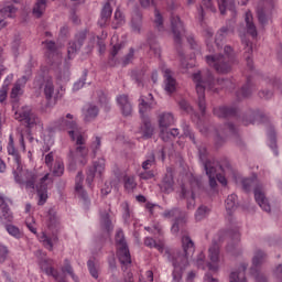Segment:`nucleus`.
<instances>
[{"mask_svg": "<svg viewBox=\"0 0 282 282\" xmlns=\"http://www.w3.org/2000/svg\"><path fill=\"white\" fill-rule=\"evenodd\" d=\"M194 82L196 83V94L198 96V109L204 116L206 113V89H213L215 87V77L210 70L202 73H195L193 75Z\"/></svg>", "mask_w": 282, "mask_h": 282, "instance_id": "obj_1", "label": "nucleus"}, {"mask_svg": "<svg viewBox=\"0 0 282 282\" xmlns=\"http://www.w3.org/2000/svg\"><path fill=\"white\" fill-rule=\"evenodd\" d=\"M242 188L247 192L253 188L254 199L260 208H262V210L265 213H270L272 210L270 207V202H268V197H265V189L263 188V184L259 183L257 176L242 180Z\"/></svg>", "mask_w": 282, "mask_h": 282, "instance_id": "obj_2", "label": "nucleus"}, {"mask_svg": "<svg viewBox=\"0 0 282 282\" xmlns=\"http://www.w3.org/2000/svg\"><path fill=\"white\" fill-rule=\"evenodd\" d=\"M14 181L25 188L34 189L36 186V181L39 180V173L36 171L23 170L21 163L17 166V170L13 171Z\"/></svg>", "mask_w": 282, "mask_h": 282, "instance_id": "obj_3", "label": "nucleus"}, {"mask_svg": "<svg viewBox=\"0 0 282 282\" xmlns=\"http://www.w3.org/2000/svg\"><path fill=\"white\" fill-rule=\"evenodd\" d=\"M163 216L167 219L174 217V224L172 225V232L177 234L182 232L186 235V224H187V214L180 208H173L170 210H165Z\"/></svg>", "mask_w": 282, "mask_h": 282, "instance_id": "obj_4", "label": "nucleus"}, {"mask_svg": "<svg viewBox=\"0 0 282 282\" xmlns=\"http://www.w3.org/2000/svg\"><path fill=\"white\" fill-rule=\"evenodd\" d=\"M207 64H209L217 74H230L232 72V59H228L224 54L207 55L205 57Z\"/></svg>", "mask_w": 282, "mask_h": 282, "instance_id": "obj_5", "label": "nucleus"}, {"mask_svg": "<svg viewBox=\"0 0 282 282\" xmlns=\"http://www.w3.org/2000/svg\"><path fill=\"white\" fill-rule=\"evenodd\" d=\"M171 28L174 36V43L180 56L184 57V52H182V36L186 34V29L184 28V22L177 15H172Z\"/></svg>", "mask_w": 282, "mask_h": 282, "instance_id": "obj_6", "label": "nucleus"}, {"mask_svg": "<svg viewBox=\"0 0 282 282\" xmlns=\"http://www.w3.org/2000/svg\"><path fill=\"white\" fill-rule=\"evenodd\" d=\"M265 261H268V253L261 249H256L252 258L253 267L251 268V274L254 276L257 282H265V274L257 270V268H261Z\"/></svg>", "mask_w": 282, "mask_h": 282, "instance_id": "obj_7", "label": "nucleus"}, {"mask_svg": "<svg viewBox=\"0 0 282 282\" xmlns=\"http://www.w3.org/2000/svg\"><path fill=\"white\" fill-rule=\"evenodd\" d=\"M55 124L56 127H58V129H62L63 131H68V135L69 138H72V140H76L74 135H78L79 127L78 123L74 121V115L67 113L66 118H59L57 121H55Z\"/></svg>", "mask_w": 282, "mask_h": 282, "instance_id": "obj_8", "label": "nucleus"}, {"mask_svg": "<svg viewBox=\"0 0 282 282\" xmlns=\"http://www.w3.org/2000/svg\"><path fill=\"white\" fill-rule=\"evenodd\" d=\"M226 235H228L230 239L226 247V251L229 252V254H236L237 249L239 248V241H241V234H239V230L237 229H231L227 232L220 231L218 241H224V236Z\"/></svg>", "mask_w": 282, "mask_h": 282, "instance_id": "obj_9", "label": "nucleus"}, {"mask_svg": "<svg viewBox=\"0 0 282 282\" xmlns=\"http://www.w3.org/2000/svg\"><path fill=\"white\" fill-rule=\"evenodd\" d=\"M167 254L169 261H171L173 268H180V270H185L188 265V260L192 256H187L184 251L175 250V251H165Z\"/></svg>", "mask_w": 282, "mask_h": 282, "instance_id": "obj_10", "label": "nucleus"}, {"mask_svg": "<svg viewBox=\"0 0 282 282\" xmlns=\"http://www.w3.org/2000/svg\"><path fill=\"white\" fill-rule=\"evenodd\" d=\"M15 120H19L20 122H25L29 129H32V127H34V124L39 122V118L29 106H24L19 112H15Z\"/></svg>", "mask_w": 282, "mask_h": 282, "instance_id": "obj_11", "label": "nucleus"}, {"mask_svg": "<svg viewBox=\"0 0 282 282\" xmlns=\"http://www.w3.org/2000/svg\"><path fill=\"white\" fill-rule=\"evenodd\" d=\"M220 246L217 240L212 241V246L208 249L209 263H207V268L212 272H217L219 270V254H220Z\"/></svg>", "mask_w": 282, "mask_h": 282, "instance_id": "obj_12", "label": "nucleus"}, {"mask_svg": "<svg viewBox=\"0 0 282 282\" xmlns=\"http://www.w3.org/2000/svg\"><path fill=\"white\" fill-rule=\"evenodd\" d=\"M159 120V127L161 129V138L162 140H166V135H169V132L166 129L174 124L175 117H173L172 112H161L158 116Z\"/></svg>", "mask_w": 282, "mask_h": 282, "instance_id": "obj_13", "label": "nucleus"}, {"mask_svg": "<svg viewBox=\"0 0 282 282\" xmlns=\"http://www.w3.org/2000/svg\"><path fill=\"white\" fill-rule=\"evenodd\" d=\"M87 40V31H82L76 35V41L68 44V58H74V54L83 47V43Z\"/></svg>", "mask_w": 282, "mask_h": 282, "instance_id": "obj_14", "label": "nucleus"}, {"mask_svg": "<svg viewBox=\"0 0 282 282\" xmlns=\"http://www.w3.org/2000/svg\"><path fill=\"white\" fill-rule=\"evenodd\" d=\"M117 102H118L121 113H122V116H124V118H129V116H132L133 106L131 105V101L129 100V95H119L117 97Z\"/></svg>", "mask_w": 282, "mask_h": 282, "instance_id": "obj_15", "label": "nucleus"}, {"mask_svg": "<svg viewBox=\"0 0 282 282\" xmlns=\"http://www.w3.org/2000/svg\"><path fill=\"white\" fill-rule=\"evenodd\" d=\"M8 202H10V199L4 198L0 194V208L2 213V217H0V226H3V219L9 223H11L14 219L12 212H10V206H8Z\"/></svg>", "mask_w": 282, "mask_h": 282, "instance_id": "obj_16", "label": "nucleus"}, {"mask_svg": "<svg viewBox=\"0 0 282 282\" xmlns=\"http://www.w3.org/2000/svg\"><path fill=\"white\" fill-rule=\"evenodd\" d=\"M50 180V174H45L40 180V186H37L39 206H43L47 202V182Z\"/></svg>", "mask_w": 282, "mask_h": 282, "instance_id": "obj_17", "label": "nucleus"}, {"mask_svg": "<svg viewBox=\"0 0 282 282\" xmlns=\"http://www.w3.org/2000/svg\"><path fill=\"white\" fill-rule=\"evenodd\" d=\"M17 7L14 4L6 6L0 10V30L2 28H6V19H14V15L17 14Z\"/></svg>", "mask_w": 282, "mask_h": 282, "instance_id": "obj_18", "label": "nucleus"}, {"mask_svg": "<svg viewBox=\"0 0 282 282\" xmlns=\"http://www.w3.org/2000/svg\"><path fill=\"white\" fill-rule=\"evenodd\" d=\"M228 133H237V128L232 123H226L224 129L216 134L215 144L216 147H221L226 142V138L221 135H228Z\"/></svg>", "mask_w": 282, "mask_h": 282, "instance_id": "obj_19", "label": "nucleus"}, {"mask_svg": "<svg viewBox=\"0 0 282 282\" xmlns=\"http://www.w3.org/2000/svg\"><path fill=\"white\" fill-rule=\"evenodd\" d=\"M48 220H47V228L52 230V232L58 234L61 230V221L58 220V215L54 208L48 209Z\"/></svg>", "mask_w": 282, "mask_h": 282, "instance_id": "obj_20", "label": "nucleus"}, {"mask_svg": "<svg viewBox=\"0 0 282 282\" xmlns=\"http://www.w3.org/2000/svg\"><path fill=\"white\" fill-rule=\"evenodd\" d=\"M164 78H165V91L167 94H173L177 88V82L173 78V72L171 69L165 68L163 70Z\"/></svg>", "mask_w": 282, "mask_h": 282, "instance_id": "obj_21", "label": "nucleus"}, {"mask_svg": "<svg viewBox=\"0 0 282 282\" xmlns=\"http://www.w3.org/2000/svg\"><path fill=\"white\" fill-rule=\"evenodd\" d=\"M205 172L206 175L209 177V186L212 188H215V186H217V180L215 178L217 175V167L215 162H205Z\"/></svg>", "mask_w": 282, "mask_h": 282, "instance_id": "obj_22", "label": "nucleus"}, {"mask_svg": "<svg viewBox=\"0 0 282 282\" xmlns=\"http://www.w3.org/2000/svg\"><path fill=\"white\" fill-rule=\"evenodd\" d=\"M217 118H235L237 116V108L232 106H223L214 109Z\"/></svg>", "mask_w": 282, "mask_h": 282, "instance_id": "obj_23", "label": "nucleus"}, {"mask_svg": "<svg viewBox=\"0 0 282 282\" xmlns=\"http://www.w3.org/2000/svg\"><path fill=\"white\" fill-rule=\"evenodd\" d=\"M83 172H78L75 178V193H77L80 199L87 202L89 199V196L87 195V192L83 188Z\"/></svg>", "mask_w": 282, "mask_h": 282, "instance_id": "obj_24", "label": "nucleus"}, {"mask_svg": "<svg viewBox=\"0 0 282 282\" xmlns=\"http://www.w3.org/2000/svg\"><path fill=\"white\" fill-rule=\"evenodd\" d=\"M182 248L184 254L187 257H193L195 254V242L188 235H183L182 237Z\"/></svg>", "mask_w": 282, "mask_h": 282, "instance_id": "obj_25", "label": "nucleus"}, {"mask_svg": "<svg viewBox=\"0 0 282 282\" xmlns=\"http://www.w3.org/2000/svg\"><path fill=\"white\" fill-rule=\"evenodd\" d=\"M242 44L245 45V59L247 63V67H249V69H254V64L252 62V42H250L249 40H247L246 37L242 39Z\"/></svg>", "mask_w": 282, "mask_h": 282, "instance_id": "obj_26", "label": "nucleus"}, {"mask_svg": "<svg viewBox=\"0 0 282 282\" xmlns=\"http://www.w3.org/2000/svg\"><path fill=\"white\" fill-rule=\"evenodd\" d=\"M117 257L121 265H131V252L129 251V246L117 248Z\"/></svg>", "mask_w": 282, "mask_h": 282, "instance_id": "obj_27", "label": "nucleus"}, {"mask_svg": "<svg viewBox=\"0 0 282 282\" xmlns=\"http://www.w3.org/2000/svg\"><path fill=\"white\" fill-rule=\"evenodd\" d=\"M175 185V181L173 180V172L167 171L166 174L163 177L162 184H161V191L163 193H173V186Z\"/></svg>", "mask_w": 282, "mask_h": 282, "instance_id": "obj_28", "label": "nucleus"}, {"mask_svg": "<svg viewBox=\"0 0 282 282\" xmlns=\"http://www.w3.org/2000/svg\"><path fill=\"white\" fill-rule=\"evenodd\" d=\"M153 126L151 124V120L149 118L142 119V126L140 127V133L142 134L143 140H150L153 138Z\"/></svg>", "mask_w": 282, "mask_h": 282, "instance_id": "obj_29", "label": "nucleus"}, {"mask_svg": "<svg viewBox=\"0 0 282 282\" xmlns=\"http://www.w3.org/2000/svg\"><path fill=\"white\" fill-rule=\"evenodd\" d=\"M131 26L134 32H140V30H142V12L138 7L132 11Z\"/></svg>", "mask_w": 282, "mask_h": 282, "instance_id": "obj_30", "label": "nucleus"}, {"mask_svg": "<svg viewBox=\"0 0 282 282\" xmlns=\"http://www.w3.org/2000/svg\"><path fill=\"white\" fill-rule=\"evenodd\" d=\"M47 10V0H35V3L32 9V14L35 19H41Z\"/></svg>", "mask_w": 282, "mask_h": 282, "instance_id": "obj_31", "label": "nucleus"}, {"mask_svg": "<svg viewBox=\"0 0 282 282\" xmlns=\"http://www.w3.org/2000/svg\"><path fill=\"white\" fill-rule=\"evenodd\" d=\"M40 241L43 243L46 250H54V243H58V234L53 232L52 238L47 234H42Z\"/></svg>", "mask_w": 282, "mask_h": 282, "instance_id": "obj_32", "label": "nucleus"}, {"mask_svg": "<svg viewBox=\"0 0 282 282\" xmlns=\"http://www.w3.org/2000/svg\"><path fill=\"white\" fill-rule=\"evenodd\" d=\"M100 226L106 232L113 231V223L111 221V215L107 210L100 213Z\"/></svg>", "mask_w": 282, "mask_h": 282, "instance_id": "obj_33", "label": "nucleus"}, {"mask_svg": "<svg viewBox=\"0 0 282 282\" xmlns=\"http://www.w3.org/2000/svg\"><path fill=\"white\" fill-rule=\"evenodd\" d=\"M259 118H263V115L259 110H249L245 113L242 123L245 127H248V124H254V121L259 120Z\"/></svg>", "mask_w": 282, "mask_h": 282, "instance_id": "obj_34", "label": "nucleus"}, {"mask_svg": "<svg viewBox=\"0 0 282 282\" xmlns=\"http://www.w3.org/2000/svg\"><path fill=\"white\" fill-rule=\"evenodd\" d=\"M111 14H113V9L111 8L110 0H108L101 9L100 25H105V23L111 19Z\"/></svg>", "mask_w": 282, "mask_h": 282, "instance_id": "obj_35", "label": "nucleus"}, {"mask_svg": "<svg viewBox=\"0 0 282 282\" xmlns=\"http://www.w3.org/2000/svg\"><path fill=\"white\" fill-rule=\"evenodd\" d=\"M246 25H247V32L252 36L253 39L258 36L257 26L254 25V22H252V12L246 13Z\"/></svg>", "mask_w": 282, "mask_h": 282, "instance_id": "obj_36", "label": "nucleus"}, {"mask_svg": "<svg viewBox=\"0 0 282 282\" xmlns=\"http://www.w3.org/2000/svg\"><path fill=\"white\" fill-rule=\"evenodd\" d=\"M251 95H252V82L248 79L246 85H243L241 89L237 91L236 96L239 100H241V98H248Z\"/></svg>", "mask_w": 282, "mask_h": 282, "instance_id": "obj_37", "label": "nucleus"}, {"mask_svg": "<svg viewBox=\"0 0 282 282\" xmlns=\"http://www.w3.org/2000/svg\"><path fill=\"white\" fill-rule=\"evenodd\" d=\"M220 14H226V10L235 12V0H217Z\"/></svg>", "mask_w": 282, "mask_h": 282, "instance_id": "obj_38", "label": "nucleus"}, {"mask_svg": "<svg viewBox=\"0 0 282 282\" xmlns=\"http://www.w3.org/2000/svg\"><path fill=\"white\" fill-rule=\"evenodd\" d=\"M148 43L150 45L151 52H153L154 56H160V44H158V41L155 40V34L153 32H150L148 34Z\"/></svg>", "mask_w": 282, "mask_h": 282, "instance_id": "obj_39", "label": "nucleus"}, {"mask_svg": "<svg viewBox=\"0 0 282 282\" xmlns=\"http://www.w3.org/2000/svg\"><path fill=\"white\" fill-rule=\"evenodd\" d=\"M44 96L46 100H52L54 96V82H52V78H46L44 82Z\"/></svg>", "mask_w": 282, "mask_h": 282, "instance_id": "obj_40", "label": "nucleus"}, {"mask_svg": "<svg viewBox=\"0 0 282 282\" xmlns=\"http://www.w3.org/2000/svg\"><path fill=\"white\" fill-rule=\"evenodd\" d=\"M8 153H9V155L13 156V160L15 162V166H19V164H21V156H19V152L14 148V140L12 139V137H10Z\"/></svg>", "mask_w": 282, "mask_h": 282, "instance_id": "obj_41", "label": "nucleus"}, {"mask_svg": "<svg viewBox=\"0 0 282 282\" xmlns=\"http://www.w3.org/2000/svg\"><path fill=\"white\" fill-rule=\"evenodd\" d=\"M191 186H192V198L187 202V208H195V188H199V186H202V183L196 180L193 178L191 181Z\"/></svg>", "mask_w": 282, "mask_h": 282, "instance_id": "obj_42", "label": "nucleus"}, {"mask_svg": "<svg viewBox=\"0 0 282 282\" xmlns=\"http://www.w3.org/2000/svg\"><path fill=\"white\" fill-rule=\"evenodd\" d=\"M237 208V194H231L226 199V210L231 215L232 210Z\"/></svg>", "mask_w": 282, "mask_h": 282, "instance_id": "obj_43", "label": "nucleus"}, {"mask_svg": "<svg viewBox=\"0 0 282 282\" xmlns=\"http://www.w3.org/2000/svg\"><path fill=\"white\" fill-rule=\"evenodd\" d=\"M147 111H151V105H149V102H147L144 100V97H140V99H139V113H140L141 118H142V120L144 118H149L145 115Z\"/></svg>", "mask_w": 282, "mask_h": 282, "instance_id": "obj_44", "label": "nucleus"}, {"mask_svg": "<svg viewBox=\"0 0 282 282\" xmlns=\"http://www.w3.org/2000/svg\"><path fill=\"white\" fill-rule=\"evenodd\" d=\"M154 25L159 32H164V18L158 9L154 10Z\"/></svg>", "mask_w": 282, "mask_h": 282, "instance_id": "obj_45", "label": "nucleus"}, {"mask_svg": "<svg viewBox=\"0 0 282 282\" xmlns=\"http://www.w3.org/2000/svg\"><path fill=\"white\" fill-rule=\"evenodd\" d=\"M217 85H219L221 89H227V91H232L235 89V83L228 78H218Z\"/></svg>", "mask_w": 282, "mask_h": 282, "instance_id": "obj_46", "label": "nucleus"}, {"mask_svg": "<svg viewBox=\"0 0 282 282\" xmlns=\"http://www.w3.org/2000/svg\"><path fill=\"white\" fill-rule=\"evenodd\" d=\"M98 116V107L96 106H89L86 110L85 113V121L86 122H91V120H94L95 118H97Z\"/></svg>", "mask_w": 282, "mask_h": 282, "instance_id": "obj_47", "label": "nucleus"}, {"mask_svg": "<svg viewBox=\"0 0 282 282\" xmlns=\"http://www.w3.org/2000/svg\"><path fill=\"white\" fill-rule=\"evenodd\" d=\"M144 246H147L148 248H155L156 250H159V252H164V243H156L153 238H145Z\"/></svg>", "mask_w": 282, "mask_h": 282, "instance_id": "obj_48", "label": "nucleus"}, {"mask_svg": "<svg viewBox=\"0 0 282 282\" xmlns=\"http://www.w3.org/2000/svg\"><path fill=\"white\" fill-rule=\"evenodd\" d=\"M229 282H247L246 280V267H243L242 272H231L229 276Z\"/></svg>", "mask_w": 282, "mask_h": 282, "instance_id": "obj_49", "label": "nucleus"}, {"mask_svg": "<svg viewBox=\"0 0 282 282\" xmlns=\"http://www.w3.org/2000/svg\"><path fill=\"white\" fill-rule=\"evenodd\" d=\"M115 239L117 248H126L129 246L127 245V240L124 239V231H122V229L117 231Z\"/></svg>", "mask_w": 282, "mask_h": 282, "instance_id": "obj_50", "label": "nucleus"}, {"mask_svg": "<svg viewBox=\"0 0 282 282\" xmlns=\"http://www.w3.org/2000/svg\"><path fill=\"white\" fill-rule=\"evenodd\" d=\"M6 230L11 235V237H14L15 239H21L23 237V232H21V229L14 225H6Z\"/></svg>", "mask_w": 282, "mask_h": 282, "instance_id": "obj_51", "label": "nucleus"}, {"mask_svg": "<svg viewBox=\"0 0 282 282\" xmlns=\"http://www.w3.org/2000/svg\"><path fill=\"white\" fill-rule=\"evenodd\" d=\"M65 173V164L62 161H56L53 166V175L61 177Z\"/></svg>", "mask_w": 282, "mask_h": 282, "instance_id": "obj_52", "label": "nucleus"}, {"mask_svg": "<svg viewBox=\"0 0 282 282\" xmlns=\"http://www.w3.org/2000/svg\"><path fill=\"white\" fill-rule=\"evenodd\" d=\"M204 9L209 10V12H217V8L213 6V0H203L200 6V17L204 19Z\"/></svg>", "mask_w": 282, "mask_h": 282, "instance_id": "obj_53", "label": "nucleus"}, {"mask_svg": "<svg viewBox=\"0 0 282 282\" xmlns=\"http://www.w3.org/2000/svg\"><path fill=\"white\" fill-rule=\"evenodd\" d=\"M19 47H21V35L15 34L13 36V41L11 43V50L15 57L19 56Z\"/></svg>", "mask_w": 282, "mask_h": 282, "instance_id": "obj_54", "label": "nucleus"}, {"mask_svg": "<svg viewBox=\"0 0 282 282\" xmlns=\"http://www.w3.org/2000/svg\"><path fill=\"white\" fill-rule=\"evenodd\" d=\"M198 155L203 166H205L206 162H213L208 160V150H206V147L204 145L198 147Z\"/></svg>", "mask_w": 282, "mask_h": 282, "instance_id": "obj_55", "label": "nucleus"}, {"mask_svg": "<svg viewBox=\"0 0 282 282\" xmlns=\"http://www.w3.org/2000/svg\"><path fill=\"white\" fill-rule=\"evenodd\" d=\"M123 182L127 191H133L138 186L133 176H124Z\"/></svg>", "mask_w": 282, "mask_h": 282, "instance_id": "obj_56", "label": "nucleus"}, {"mask_svg": "<svg viewBox=\"0 0 282 282\" xmlns=\"http://www.w3.org/2000/svg\"><path fill=\"white\" fill-rule=\"evenodd\" d=\"M209 214H210V208H208L207 206H200L196 212V219L202 220L204 219V217H207V215Z\"/></svg>", "mask_w": 282, "mask_h": 282, "instance_id": "obj_57", "label": "nucleus"}, {"mask_svg": "<svg viewBox=\"0 0 282 282\" xmlns=\"http://www.w3.org/2000/svg\"><path fill=\"white\" fill-rule=\"evenodd\" d=\"M183 135L185 138H188L189 140H192V142L195 144V133H193V130L191 129V126L188 124H184L183 126Z\"/></svg>", "mask_w": 282, "mask_h": 282, "instance_id": "obj_58", "label": "nucleus"}, {"mask_svg": "<svg viewBox=\"0 0 282 282\" xmlns=\"http://www.w3.org/2000/svg\"><path fill=\"white\" fill-rule=\"evenodd\" d=\"M46 274H52V276L55 279V281L65 282V276L61 275L58 273V271L54 270V268H48L46 270Z\"/></svg>", "mask_w": 282, "mask_h": 282, "instance_id": "obj_59", "label": "nucleus"}, {"mask_svg": "<svg viewBox=\"0 0 282 282\" xmlns=\"http://www.w3.org/2000/svg\"><path fill=\"white\" fill-rule=\"evenodd\" d=\"M87 265L91 276L98 279V268H96V262H94V260H88Z\"/></svg>", "mask_w": 282, "mask_h": 282, "instance_id": "obj_60", "label": "nucleus"}, {"mask_svg": "<svg viewBox=\"0 0 282 282\" xmlns=\"http://www.w3.org/2000/svg\"><path fill=\"white\" fill-rule=\"evenodd\" d=\"M257 14L258 21L261 23V25H265V23H268V15L265 14V9L259 8Z\"/></svg>", "mask_w": 282, "mask_h": 282, "instance_id": "obj_61", "label": "nucleus"}, {"mask_svg": "<svg viewBox=\"0 0 282 282\" xmlns=\"http://www.w3.org/2000/svg\"><path fill=\"white\" fill-rule=\"evenodd\" d=\"M122 51V44H115L110 50V61H116V56Z\"/></svg>", "mask_w": 282, "mask_h": 282, "instance_id": "obj_62", "label": "nucleus"}, {"mask_svg": "<svg viewBox=\"0 0 282 282\" xmlns=\"http://www.w3.org/2000/svg\"><path fill=\"white\" fill-rule=\"evenodd\" d=\"M224 54L225 58L229 61H235V50H232V46L226 45L224 47Z\"/></svg>", "mask_w": 282, "mask_h": 282, "instance_id": "obj_63", "label": "nucleus"}, {"mask_svg": "<svg viewBox=\"0 0 282 282\" xmlns=\"http://www.w3.org/2000/svg\"><path fill=\"white\" fill-rule=\"evenodd\" d=\"M132 78L133 80H135L137 85H142V80L144 78V72L143 70L132 72Z\"/></svg>", "mask_w": 282, "mask_h": 282, "instance_id": "obj_64", "label": "nucleus"}]
</instances>
